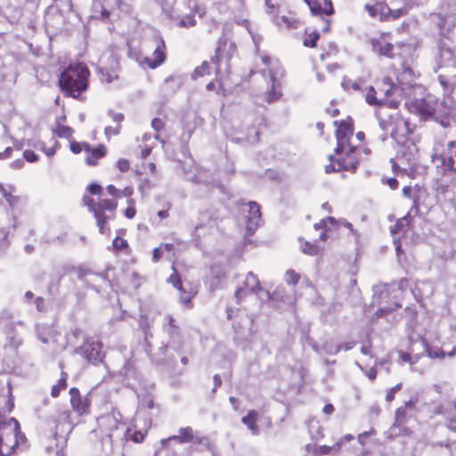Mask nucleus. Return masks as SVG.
I'll return each mask as SVG.
<instances>
[{
	"label": "nucleus",
	"instance_id": "1",
	"mask_svg": "<svg viewBox=\"0 0 456 456\" xmlns=\"http://www.w3.org/2000/svg\"><path fill=\"white\" fill-rule=\"evenodd\" d=\"M333 124L337 126L335 154L338 157L332 154L329 156L330 164L325 166V172L327 174L339 171L354 173L358 168L359 159L357 148L350 143L354 130L353 120L349 118L340 121L335 120Z\"/></svg>",
	"mask_w": 456,
	"mask_h": 456
},
{
	"label": "nucleus",
	"instance_id": "2",
	"mask_svg": "<svg viewBox=\"0 0 456 456\" xmlns=\"http://www.w3.org/2000/svg\"><path fill=\"white\" fill-rule=\"evenodd\" d=\"M90 70L83 62L70 63L60 73L58 86L66 97L81 99L89 88Z\"/></svg>",
	"mask_w": 456,
	"mask_h": 456
},
{
	"label": "nucleus",
	"instance_id": "3",
	"mask_svg": "<svg viewBox=\"0 0 456 456\" xmlns=\"http://www.w3.org/2000/svg\"><path fill=\"white\" fill-rule=\"evenodd\" d=\"M125 423L119 411L113 408L110 412L101 415L97 419V428L94 433L105 444L113 446L114 444L124 441Z\"/></svg>",
	"mask_w": 456,
	"mask_h": 456
},
{
	"label": "nucleus",
	"instance_id": "4",
	"mask_svg": "<svg viewBox=\"0 0 456 456\" xmlns=\"http://www.w3.org/2000/svg\"><path fill=\"white\" fill-rule=\"evenodd\" d=\"M27 437L20 430L19 421L12 417L5 420L0 414V456H12L27 447Z\"/></svg>",
	"mask_w": 456,
	"mask_h": 456
},
{
	"label": "nucleus",
	"instance_id": "5",
	"mask_svg": "<svg viewBox=\"0 0 456 456\" xmlns=\"http://www.w3.org/2000/svg\"><path fill=\"white\" fill-rule=\"evenodd\" d=\"M410 112L418 115L420 119H437L448 113V108L435 95L427 94L422 98H416L405 103Z\"/></svg>",
	"mask_w": 456,
	"mask_h": 456
},
{
	"label": "nucleus",
	"instance_id": "6",
	"mask_svg": "<svg viewBox=\"0 0 456 456\" xmlns=\"http://www.w3.org/2000/svg\"><path fill=\"white\" fill-rule=\"evenodd\" d=\"M237 52L236 45L229 39L226 35H223L217 41L215 55L211 58V61L216 65V71L221 70V64L225 62L228 65L231 59Z\"/></svg>",
	"mask_w": 456,
	"mask_h": 456
},
{
	"label": "nucleus",
	"instance_id": "7",
	"mask_svg": "<svg viewBox=\"0 0 456 456\" xmlns=\"http://www.w3.org/2000/svg\"><path fill=\"white\" fill-rule=\"evenodd\" d=\"M163 330L169 337V341L163 347V349L167 350L168 347H171L176 351H179L183 346V338L178 322L172 315H167L165 317Z\"/></svg>",
	"mask_w": 456,
	"mask_h": 456
},
{
	"label": "nucleus",
	"instance_id": "8",
	"mask_svg": "<svg viewBox=\"0 0 456 456\" xmlns=\"http://www.w3.org/2000/svg\"><path fill=\"white\" fill-rule=\"evenodd\" d=\"M77 350L87 362L94 364L101 362L104 357L102 344L94 338L86 339Z\"/></svg>",
	"mask_w": 456,
	"mask_h": 456
},
{
	"label": "nucleus",
	"instance_id": "9",
	"mask_svg": "<svg viewBox=\"0 0 456 456\" xmlns=\"http://www.w3.org/2000/svg\"><path fill=\"white\" fill-rule=\"evenodd\" d=\"M69 403L74 412L78 416L88 415L91 408V393L82 395L79 389L71 387L69 389Z\"/></svg>",
	"mask_w": 456,
	"mask_h": 456
},
{
	"label": "nucleus",
	"instance_id": "10",
	"mask_svg": "<svg viewBox=\"0 0 456 456\" xmlns=\"http://www.w3.org/2000/svg\"><path fill=\"white\" fill-rule=\"evenodd\" d=\"M260 281L256 274L252 272L248 273L243 286L238 288L235 291V298L238 304L250 293L257 294L261 290Z\"/></svg>",
	"mask_w": 456,
	"mask_h": 456
},
{
	"label": "nucleus",
	"instance_id": "11",
	"mask_svg": "<svg viewBox=\"0 0 456 456\" xmlns=\"http://www.w3.org/2000/svg\"><path fill=\"white\" fill-rule=\"evenodd\" d=\"M437 158L441 160L444 170L456 175V140L448 142L446 148Z\"/></svg>",
	"mask_w": 456,
	"mask_h": 456
},
{
	"label": "nucleus",
	"instance_id": "12",
	"mask_svg": "<svg viewBox=\"0 0 456 456\" xmlns=\"http://www.w3.org/2000/svg\"><path fill=\"white\" fill-rule=\"evenodd\" d=\"M364 10L369 13L370 17H379V19L382 21L392 20L389 14L390 9L388 8V4L382 0H375L374 4H366L364 5Z\"/></svg>",
	"mask_w": 456,
	"mask_h": 456
},
{
	"label": "nucleus",
	"instance_id": "13",
	"mask_svg": "<svg viewBox=\"0 0 456 456\" xmlns=\"http://www.w3.org/2000/svg\"><path fill=\"white\" fill-rule=\"evenodd\" d=\"M261 223L260 206L255 202H248L246 229L248 235L254 233Z\"/></svg>",
	"mask_w": 456,
	"mask_h": 456
},
{
	"label": "nucleus",
	"instance_id": "14",
	"mask_svg": "<svg viewBox=\"0 0 456 456\" xmlns=\"http://www.w3.org/2000/svg\"><path fill=\"white\" fill-rule=\"evenodd\" d=\"M156 48L153 52V58L146 57L144 62L151 69H156L160 66L166 60V45L165 41L161 37L156 38Z\"/></svg>",
	"mask_w": 456,
	"mask_h": 456
},
{
	"label": "nucleus",
	"instance_id": "15",
	"mask_svg": "<svg viewBox=\"0 0 456 456\" xmlns=\"http://www.w3.org/2000/svg\"><path fill=\"white\" fill-rule=\"evenodd\" d=\"M388 4L390 9V17L392 20H397L406 15L412 4L411 0H382Z\"/></svg>",
	"mask_w": 456,
	"mask_h": 456
},
{
	"label": "nucleus",
	"instance_id": "16",
	"mask_svg": "<svg viewBox=\"0 0 456 456\" xmlns=\"http://www.w3.org/2000/svg\"><path fill=\"white\" fill-rule=\"evenodd\" d=\"M313 15L322 16V15H332L334 13V8L331 0H304Z\"/></svg>",
	"mask_w": 456,
	"mask_h": 456
},
{
	"label": "nucleus",
	"instance_id": "17",
	"mask_svg": "<svg viewBox=\"0 0 456 456\" xmlns=\"http://www.w3.org/2000/svg\"><path fill=\"white\" fill-rule=\"evenodd\" d=\"M110 66H102L99 68L100 79L106 83H111L115 79H118L119 65L117 58L113 55L109 57Z\"/></svg>",
	"mask_w": 456,
	"mask_h": 456
},
{
	"label": "nucleus",
	"instance_id": "18",
	"mask_svg": "<svg viewBox=\"0 0 456 456\" xmlns=\"http://www.w3.org/2000/svg\"><path fill=\"white\" fill-rule=\"evenodd\" d=\"M397 159L403 164H407L410 167L416 165L418 160V150L413 142H410L407 146L402 148L398 151Z\"/></svg>",
	"mask_w": 456,
	"mask_h": 456
},
{
	"label": "nucleus",
	"instance_id": "19",
	"mask_svg": "<svg viewBox=\"0 0 456 456\" xmlns=\"http://www.w3.org/2000/svg\"><path fill=\"white\" fill-rule=\"evenodd\" d=\"M411 229L412 216L407 214L405 216L396 221L395 224L391 227L390 232L395 239L396 235H399L400 239L401 236H405Z\"/></svg>",
	"mask_w": 456,
	"mask_h": 456
},
{
	"label": "nucleus",
	"instance_id": "20",
	"mask_svg": "<svg viewBox=\"0 0 456 456\" xmlns=\"http://www.w3.org/2000/svg\"><path fill=\"white\" fill-rule=\"evenodd\" d=\"M417 403V400H409L404 403L403 406L399 407L395 411V420L392 427V429H395V428H400L403 426L406 423L407 420V410H412L415 407V404Z\"/></svg>",
	"mask_w": 456,
	"mask_h": 456
},
{
	"label": "nucleus",
	"instance_id": "21",
	"mask_svg": "<svg viewBox=\"0 0 456 456\" xmlns=\"http://www.w3.org/2000/svg\"><path fill=\"white\" fill-rule=\"evenodd\" d=\"M278 69H270L269 75L272 80V89L267 94V102L269 103L277 101L281 96V85L277 80Z\"/></svg>",
	"mask_w": 456,
	"mask_h": 456
},
{
	"label": "nucleus",
	"instance_id": "22",
	"mask_svg": "<svg viewBox=\"0 0 456 456\" xmlns=\"http://www.w3.org/2000/svg\"><path fill=\"white\" fill-rule=\"evenodd\" d=\"M87 152V156L86 158V163L88 166H96L98 164V159H102L107 154V148L103 144H100L95 148H92L90 146V150Z\"/></svg>",
	"mask_w": 456,
	"mask_h": 456
},
{
	"label": "nucleus",
	"instance_id": "23",
	"mask_svg": "<svg viewBox=\"0 0 456 456\" xmlns=\"http://www.w3.org/2000/svg\"><path fill=\"white\" fill-rule=\"evenodd\" d=\"M371 45L373 51L378 53L379 54L386 57L392 58L393 57V51H394V45L391 43L380 41L379 39H372Z\"/></svg>",
	"mask_w": 456,
	"mask_h": 456
},
{
	"label": "nucleus",
	"instance_id": "24",
	"mask_svg": "<svg viewBox=\"0 0 456 456\" xmlns=\"http://www.w3.org/2000/svg\"><path fill=\"white\" fill-rule=\"evenodd\" d=\"M364 99L365 102L370 106H383L387 103V100L385 98H378L377 91L373 86L363 87Z\"/></svg>",
	"mask_w": 456,
	"mask_h": 456
},
{
	"label": "nucleus",
	"instance_id": "25",
	"mask_svg": "<svg viewBox=\"0 0 456 456\" xmlns=\"http://www.w3.org/2000/svg\"><path fill=\"white\" fill-rule=\"evenodd\" d=\"M379 90L384 94V98L387 100V97L392 96L395 91L398 90V86L393 82L391 77H385L380 82Z\"/></svg>",
	"mask_w": 456,
	"mask_h": 456
},
{
	"label": "nucleus",
	"instance_id": "26",
	"mask_svg": "<svg viewBox=\"0 0 456 456\" xmlns=\"http://www.w3.org/2000/svg\"><path fill=\"white\" fill-rule=\"evenodd\" d=\"M258 413L255 410L248 411V414L242 417L241 421L253 434H258L259 428L256 425Z\"/></svg>",
	"mask_w": 456,
	"mask_h": 456
},
{
	"label": "nucleus",
	"instance_id": "27",
	"mask_svg": "<svg viewBox=\"0 0 456 456\" xmlns=\"http://www.w3.org/2000/svg\"><path fill=\"white\" fill-rule=\"evenodd\" d=\"M89 275L99 277L104 282L110 283V281L108 280V273L107 272H102V273H94L93 271H91L88 268H86V267H83V266L78 267V269H77V278H78V280H80L82 281H86V277L89 276Z\"/></svg>",
	"mask_w": 456,
	"mask_h": 456
},
{
	"label": "nucleus",
	"instance_id": "28",
	"mask_svg": "<svg viewBox=\"0 0 456 456\" xmlns=\"http://www.w3.org/2000/svg\"><path fill=\"white\" fill-rule=\"evenodd\" d=\"M440 62L442 66H450L454 64L453 52L444 45L439 47Z\"/></svg>",
	"mask_w": 456,
	"mask_h": 456
},
{
	"label": "nucleus",
	"instance_id": "29",
	"mask_svg": "<svg viewBox=\"0 0 456 456\" xmlns=\"http://www.w3.org/2000/svg\"><path fill=\"white\" fill-rule=\"evenodd\" d=\"M68 378L69 375L64 370L61 372V378L58 380L57 384L53 385L51 389V395L53 398H57L60 395L61 391L64 390L68 387Z\"/></svg>",
	"mask_w": 456,
	"mask_h": 456
},
{
	"label": "nucleus",
	"instance_id": "30",
	"mask_svg": "<svg viewBox=\"0 0 456 456\" xmlns=\"http://www.w3.org/2000/svg\"><path fill=\"white\" fill-rule=\"evenodd\" d=\"M274 21L279 27H285L287 28H297L299 25V20L292 16H277Z\"/></svg>",
	"mask_w": 456,
	"mask_h": 456
},
{
	"label": "nucleus",
	"instance_id": "31",
	"mask_svg": "<svg viewBox=\"0 0 456 456\" xmlns=\"http://www.w3.org/2000/svg\"><path fill=\"white\" fill-rule=\"evenodd\" d=\"M125 432L124 441L131 440L134 443H142L145 438V433L139 430L133 431L130 428L126 426Z\"/></svg>",
	"mask_w": 456,
	"mask_h": 456
},
{
	"label": "nucleus",
	"instance_id": "32",
	"mask_svg": "<svg viewBox=\"0 0 456 456\" xmlns=\"http://www.w3.org/2000/svg\"><path fill=\"white\" fill-rule=\"evenodd\" d=\"M94 216L96 219L97 226L99 227V231L102 234L106 233L110 231L109 227H106L107 221L109 216H107L103 212L97 210V212L94 213Z\"/></svg>",
	"mask_w": 456,
	"mask_h": 456
},
{
	"label": "nucleus",
	"instance_id": "33",
	"mask_svg": "<svg viewBox=\"0 0 456 456\" xmlns=\"http://www.w3.org/2000/svg\"><path fill=\"white\" fill-rule=\"evenodd\" d=\"M178 434L183 444H191L194 442L195 432L191 427L180 428Z\"/></svg>",
	"mask_w": 456,
	"mask_h": 456
},
{
	"label": "nucleus",
	"instance_id": "34",
	"mask_svg": "<svg viewBox=\"0 0 456 456\" xmlns=\"http://www.w3.org/2000/svg\"><path fill=\"white\" fill-rule=\"evenodd\" d=\"M194 437L195 439L194 442H192L193 444L201 445L202 447L210 451L213 453V456H216L214 445L212 444L210 439L208 436H199L198 434H195Z\"/></svg>",
	"mask_w": 456,
	"mask_h": 456
},
{
	"label": "nucleus",
	"instance_id": "35",
	"mask_svg": "<svg viewBox=\"0 0 456 456\" xmlns=\"http://www.w3.org/2000/svg\"><path fill=\"white\" fill-rule=\"evenodd\" d=\"M342 86L346 91H357V92H363V86H362V81H353L351 79H345L342 82Z\"/></svg>",
	"mask_w": 456,
	"mask_h": 456
},
{
	"label": "nucleus",
	"instance_id": "36",
	"mask_svg": "<svg viewBox=\"0 0 456 456\" xmlns=\"http://www.w3.org/2000/svg\"><path fill=\"white\" fill-rule=\"evenodd\" d=\"M74 130L67 126L58 125L54 129V134L60 138H67L69 139L72 137Z\"/></svg>",
	"mask_w": 456,
	"mask_h": 456
},
{
	"label": "nucleus",
	"instance_id": "37",
	"mask_svg": "<svg viewBox=\"0 0 456 456\" xmlns=\"http://www.w3.org/2000/svg\"><path fill=\"white\" fill-rule=\"evenodd\" d=\"M117 208V203L109 199L101 200L98 203V209L104 213L105 210L114 211Z\"/></svg>",
	"mask_w": 456,
	"mask_h": 456
},
{
	"label": "nucleus",
	"instance_id": "38",
	"mask_svg": "<svg viewBox=\"0 0 456 456\" xmlns=\"http://www.w3.org/2000/svg\"><path fill=\"white\" fill-rule=\"evenodd\" d=\"M320 38V34L317 31H314L307 35V37L304 39V45L306 47H316L317 41Z\"/></svg>",
	"mask_w": 456,
	"mask_h": 456
},
{
	"label": "nucleus",
	"instance_id": "39",
	"mask_svg": "<svg viewBox=\"0 0 456 456\" xmlns=\"http://www.w3.org/2000/svg\"><path fill=\"white\" fill-rule=\"evenodd\" d=\"M354 346H355V342L352 341V342H346V343L339 344L336 346V348L334 350L328 349L326 347H325V349H326V352L330 354H337L338 353H339L342 350H344V351L351 350L352 348H354Z\"/></svg>",
	"mask_w": 456,
	"mask_h": 456
},
{
	"label": "nucleus",
	"instance_id": "40",
	"mask_svg": "<svg viewBox=\"0 0 456 456\" xmlns=\"http://www.w3.org/2000/svg\"><path fill=\"white\" fill-rule=\"evenodd\" d=\"M286 282L289 285H297L300 280V274L294 271L293 269L287 270L286 273Z\"/></svg>",
	"mask_w": 456,
	"mask_h": 456
},
{
	"label": "nucleus",
	"instance_id": "41",
	"mask_svg": "<svg viewBox=\"0 0 456 456\" xmlns=\"http://www.w3.org/2000/svg\"><path fill=\"white\" fill-rule=\"evenodd\" d=\"M172 268L174 270V273L168 277L167 282L172 284L176 289H181L183 284L180 274L178 273L174 265L172 266Z\"/></svg>",
	"mask_w": 456,
	"mask_h": 456
},
{
	"label": "nucleus",
	"instance_id": "42",
	"mask_svg": "<svg viewBox=\"0 0 456 456\" xmlns=\"http://www.w3.org/2000/svg\"><path fill=\"white\" fill-rule=\"evenodd\" d=\"M209 65L208 61H203L200 67H197L192 74V78L196 79L198 77H203L207 74H209Z\"/></svg>",
	"mask_w": 456,
	"mask_h": 456
},
{
	"label": "nucleus",
	"instance_id": "43",
	"mask_svg": "<svg viewBox=\"0 0 456 456\" xmlns=\"http://www.w3.org/2000/svg\"><path fill=\"white\" fill-rule=\"evenodd\" d=\"M302 251L309 256H316L319 254L320 248L317 245L305 241L302 245Z\"/></svg>",
	"mask_w": 456,
	"mask_h": 456
},
{
	"label": "nucleus",
	"instance_id": "44",
	"mask_svg": "<svg viewBox=\"0 0 456 456\" xmlns=\"http://www.w3.org/2000/svg\"><path fill=\"white\" fill-rule=\"evenodd\" d=\"M90 150V144L88 142H72L70 143V151L75 153V154H77V153H80L82 151H89Z\"/></svg>",
	"mask_w": 456,
	"mask_h": 456
},
{
	"label": "nucleus",
	"instance_id": "45",
	"mask_svg": "<svg viewBox=\"0 0 456 456\" xmlns=\"http://www.w3.org/2000/svg\"><path fill=\"white\" fill-rule=\"evenodd\" d=\"M438 80L444 89H448L451 86H456V76L448 78L445 75L440 74L438 76Z\"/></svg>",
	"mask_w": 456,
	"mask_h": 456
},
{
	"label": "nucleus",
	"instance_id": "46",
	"mask_svg": "<svg viewBox=\"0 0 456 456\" xmlns=\"http://www.w3.org/2000/svg\"><path fill=\"white\" fill-rule=\"evenodd\" d=\"M178 290L180 291V302L183 305L189 304L196 294V292L193 291H186L183 286L182 289Z\"/></svg>",
	"mask_w": 456,
	"mask_h": 456
},
{
	"label": "nucleus",
	"instance_id": "47",
	"mask_svg": "<svg viewBox=\"0 0 456 456\" xmlns=\"http://www.w3.org/2000/svg\"><path fill=\"white\" fill-rule=\"evenodd\" d=\"M195 24H196V20L194 18V15H192V14H188V15L182 17L179 21V26L184 27V28L193 27V26H195Z\"/></svg>",
	"mask_w": 456,
	"mask_h": 456
},
{
	"label": "nucleus",
	"instance_id": "48",
	"mask_svg": "<svg viewBox=\"0 0 456 456\" xmlns=\"http://www.w3.org/2000/svg\"><path fill=\"white\" fill-rule=\"evenodd\" d=\"M265 1L267 12L269 13L275 12L279 9V7L282 2V0H265Z\"/></svg>",
	"mask_w": 456,
	"mask_h": 456
},
{
	"label": "nucleus",
	"instance_id": "49",
	"mask_svg": "<svg viewBox=\"0 0 456 456\" xmlns=\"http://www.w3.org/2000/svg\"><path fill=\"white\" fill-rule=\"evenodd\" d=\"M85 205L88 208V210L93 214L97 212L98 203H95L94 200L88 196H84L83 198Z\"/></svg>",
	"mask_w": 456,
	"mask_h": 456
},
{
	"label": "nucleus",
	"instance_id": "50",
	"mask_svg": "<svg viewBox=\"0 0 456 456\" xmlns=\"http://www.w3.org/2000/svg\"><path fill=\"white\" fill-rule=\"evenodd\" d=\"M112 246L116 250L119 251L124 248H126L128 247V243L126 240H124L120 237H116L113 240Z\"/></svg>",
	"mask_w": 456,
	"mask_h": 456
},
{
	"label": "nucleus",
	"instance_id": "51",
	"mask_svg": "<svg viewBox=\"0 0 456 456\" xmlns=\"http://www.w3.org/2000/svg\"><path fill=\"white\" fill-rule=\"evenodd\" d=\"M170 442H175V443H178V444H183L182 439H181V437H180V436L178 434V435L171 436H169L167 438L162 439L160 441L162 448L167 449Z\"/></svg>",
	"mask_w": 456,
	"mask_h": 456
},
{
	"label": "nucleus",
	"instance_id": "52",
	"mask_svg": "<svg viewBox=\"0 0 456 456\" xmlns=\"http://www.w3.org/2000/svg\"><path fill=\"white\" fill-rule=\"evenodd\" d=\"M151 125L156 133H159L160 131L165 129V122L159 118H154L151 120Z\"/></svg>",
	"mask_w": 456,
	"mask_h": 456
},
{
	"label": "nucleus",
	"instance_id": "53",
	"mask_svg": "<svg viewBox=\"0 0 456 456\" xmlns=\"http://www.w3.org/2000/svg\"><path fill=\"white\" fill-rule=\"evenodd\" d=\"M402 387H403V384L398 383L395 387L390 388L386 395V400L387 402H392L395 399V393L398 392L399 390H401Z\"/></svg>",
	"mask_w": 456,
	"mask_h": 456
},
{
	"label": "nucleus",
	"instance_id": "54",
	"mask_svg": "<svg viewBox=\"0 0 456 456\" xmlns=\"http://www.w3.org/2000/svg\"><path fill=\"white\" fill-rule=\"evenodd\" d=\"M154 146H155L154 142L145 143V144L140 145V147L142 149V151H141V157L142 159L147 158L151 153V151L154 148Z\"/></svg>",
	"mask_w": 456,
	"mask_h": 456
},
{
	"label": "nucleus",
	"instance_id": "55",
	"mask_svg": "<svg viewBox=\"0 0 456 456\" xmlns=\"http://www.w3.org/2000/svg\"><path fill=\"white\" fill-rule=\"evenodd\" d=\"M128 204L129 206L126 208L125 210V216L129 218V219H132L134 217L135 214H136V210L134 208V207L133 206L134 205V200L130 199L128 200Z\"/></svg>",
	"mask_w": 456,
	"mask_h": 456
},
{
	"label": "nucleus",
	"instance_id": "56",
	"mask_svg": "<svg viewBox=\"0 0 456 456\" xmlns=\"http://www.w3.org/2000/svg\"><path fill=\"white\" fill-rule=\"evenodd\" d=\"M121 125H117V126H106L104 129V134L107 138H110L111 135H117L120 133Z\"/></svg>",
	"mask_w": 456,
	"mask_h": 456
},
{
	"label": "nucleus",
	"instance_id": "57",
	"mask_svg": "<svg viewBox=\"0 0 456 456\" xmlns=\"http://www.w3.org/2000/svg\"><path fill=\"white\" fill-rule=\"evenodd\" d=\"M117 167L119 169V171L121 172H127L130 168V163L127 159H119L118 161H117Z\"/></svg>",
	"mask_w": 456,
	"mask_h": 456
},
{
	"label": "nucleus",
	"instance_id": "58",
	"mask_svg": "<svg viewBox=\"0 0 456 456\" xmlns=\"http://www.w3.org/2000/svg\"><path fill=\"white\" fill-rule=\"evenodd\" d=\"M87 191H89V193H91L93 195H101L102 192V188L98 183H91L87 187Z\"/></svg>",
	"mask_w": 456,
	"mask_h": 456
},
{
	"label": "nucleus",
	"instance_id": "59",
	"mask_svg": "<svg viewBox=\"0 0 456 456\" xmlns=\"http://www.w3.org/2000/svg\"><path fill=\"white\" fill-rule=\"evenodd\" d=\"M428 356L431 358H444L445 353L441 349H428Z\"/></svg>",
	"mask_w": 456,
	"mask_h": 456
},
{
	"label": "nucleus",
	"instance_id": "60",
	"mask_svg": "<svg viewBox=\"0 0 456 456\" xmlns=\"http://www.w3.org/2000/svg\"><path fill=\"white\" fill-rule=\"evenodd\" d=\"M23 157L28 162H36L38 159V156L30 150L25 151L23 152Z\"/></svg>",
	"mask_w": 456,
	"mask_h": 456
},
{
	"label": "nucleus",
	"instance_id": "61",
	"mask_svg": "<svg viewBox=\"0 0 456 456\" xmlns=\"http://www.w3.org/2000/svg\"><path fill=\"white\" fill-rule=\"evenodd\" d=\"M108 114L111 117L112 120L117 123V125H121V122L125 118L122 113H116L113 110H109Z\"/></svg>",
	"mask_w": 456,
	"mask_h": 456
},
{
	"label": "nucleus",
	"instance_id": "62",
	"mask_svg": "<svg viewBox=\"0 0 456 456\" xmlns=\"http://www.w3.org/2000/svg\"><path fill=\"white\" fill-rule=\"evenodd\" d=\"M133 193H134V189L131 186H126L121 191H119L120 196L128 198V200L131 199V196L133 195Z\"/></svg>",
	"mask_w": 456,
	"mask_h": 456
},
{
	"label": "nucleus",
	"instance_id": "63",
	"mask_svg": "<svg viewBox=\"0 0 456 456\" xmlns=\"http://www.w3.org/2000/svg\"><path fill=\"white\" fill-rule=\"evenodd\" d=\"M4 199L9 203V205L12 206V207L16 205L18 203V201H19V198L16 197V196L12 195L11 193H9L8 195H4Z\"/></svg>",
	"mask_w": 456,
	"mask_h": 456
},
{
	"label": "nucleus",
	"instance_id": "64",
	"mask_svg": "<svg viewBox=\"0 0 456 456\" xmlns=\"http://www.w3.org/2000/svg\"><path fill=\"white\" fill-rule=\"evenodd\" d=\"M13 149L12 147H7L4 151L0 152V159H6L12 156Z\"/></svg>",
	"mask_w": 456,
	"mask_h": 456
}]
</instances>
